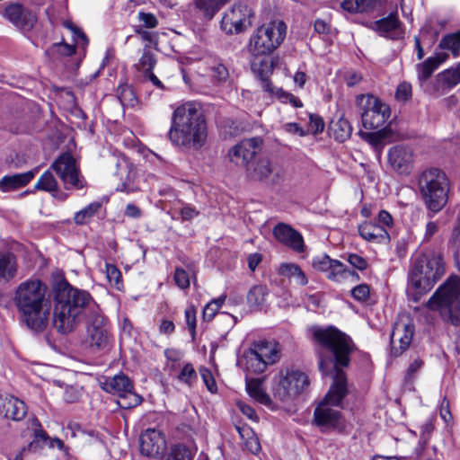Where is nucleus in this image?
Listing matches in <instances>:
<instances>
[{
	"instance_id": "f257e3e1",
	"label": "nucleus",
	"mask_w": 460,
	"mask_h": 460,
	"mask_svg": "<svg viewBox=\"0 0 460 460\" xmlns=\"http://www.w3.org/2000/svg\"><path fill=\"white\" fill-rule=\"evenodd\" d=\"M310 332L314 341L332 356L331 358H324L322 352L318 353L321 372L323 375H328L331 371L335 372L332 387L314 410V421L322 432H341L346 427L345 420L341 413L332 406L339 405L347 394L346 376L339 367L349 366L353 342L349 336L333 326H314Z\"/></svg>"
},
{
	"instance_id": "f03ea898",
	"label": "nucleus",
	"mask_w": 460,
	"mask_h": 460,
	"mask_svg": "<svg viewBox=\"0 0 460 460\" xmlns=\"http://www.w3.org/2000/svg\"><path fill=\"white\" fill-rule=\"evenodd\" d=\"M98 308L89 292L74 288L66 281L54 288L53 323L60 333L73 332L84 317L97 313Z\"/></svg>"
},
{
	"instance_id": "7ed1b4c3",
	"label": "nucleus",
	"mask_w": 460,
	"mask_h": 460,
	"mask_svg": "<svg viewBox=\"0 0 460 460\" xmlns=\"http://www.w3.org/2000/svg\"><path fill=\"white\" fill-rule=\"evenodd\" d=\"M207 135L206 119L198 104L188 102L174 109L167 133L173 146L199 149Z\"/></svg>"
},
{
	"instance_id": "20e7f679",
	"label": "nucleus",
	"mask_w": 460,
	"mask_h": 460,
	"mask_svg": "<svg viewBox=\"0 0 460 460\" xmlns=\"http://www.w3.org/2000/svg\"><path fill=\"white\" fill-rule=\"evenodd\" d=\"M46 294V285L38 279L22 282L15 290L14 304L26 325L36 332L42 331L48 323L49 306Z\"/></svg>"
},
{
	"instance_id": "39448f33",
	"label": "nucleus",
	"mask_w": 460,
	"mask_h": 460,
	"mask_svg": "<svg viewBox=\"0 0 460 460\" xmlns=\"http://www.w3.org/2000/svg\"><path fill=\"white\" fill-rule=\"evenodd\" d=\"M420 197L432 217L440 212L448 202L450 181L444 171L436 167L422 170L416 175Z\"/></svg>"
},
{
	"instance_id": "423d86ee",
	"label": "nucleus",
	"mask_w": 460,
	"mask_h": 460,
	"mask_svg": "<svg viewBox=\"0 0 460 460\" xmlns=\"http://www.w3.org/2000/svg\"><path fill=\"white\" fill-rule=\"evenodd\" d=\"M445 261L440 254L430 252L418 256L411 264L409 281L420 296L429 291L445 274Z\"/></svg>"
},
{
	"instance_id": "0eeeda50",
	"label": "nucleus",
	"mask_w": 460,
	"mask_h": 460,
	"mask_svg": "<svg viewBox=\"0 0 460 460\" xmlns=\"http://www.w3.org/2000/svg\"><path fill=\"white\" fill-rule=\"evenodd\" d=\"M426 305L430 310L438 311L444 321L460 326V277L450 276Z\"/></svg>"
},
{
	"instance_id": "6e6552de",
	"label": "nucleus",
	"mask_w": 460,
	"mask_h": 460,
	"mask_svg": "<svg viewBox=\"0 0 460 460\" xmlns=\"http://www.w3.org/2000/svg\"><path fill=\"white\" fill-rule=\"evenodd\" d=\"M287 25L283 21L276 20L257 28L252 34L248 51L254 58L268 57L284 41Z\"/></svg>"
},
{
	"instance_id": "1a4fd4ad",
	"label": "nucleus",
	"mask_w": 460,
	"mask_h": 460,
	"mask_svg": "<svg viewBox=\"0 0 460 460\" xmlns=\"http://www.w3.org/2000/svg\"><path fill=\"white\" fill-rule=\"evenodd\" d=\"M360 109L362 125L366 129L385 128L390 118V107L373 94H361L357 97Z\"/></svg>"
},
{
	"instance_id": "9d476101",
	"label": "nucleus",
	"mask_w": 460,
	"mask_h": 460,
	"mask_svg": "<svg viewBox=\"0 0 460 460\" xmlns=\"http://www.w3.org/2000/svg\"><path fill=\"white\" fill-rule=\"evenodd\" d=\"M101 388L119 397L118 404L122 409H131L139 405L142 398L134 391L131 380L123 373L107 377L101 382Z\"/></svg>"
},
{
	"instance_id": "9b49d317",
	"label": "nucleus",
	"mask_w": 460,
	"mask_h": 460,
	"mask_svg": "<svg viewBox=\"0 0 460 460\" xmlns=\"http://www.w3.org/2000/svg\"><path fill=\"white\" fill-rule=\"evenodd\" d=\"M50 169L60 178L66 190H81L86 186L85 179L81 174L75 159L69 153L60 155L53 162Z\"/></svg>"
},
{
	"instance_id": "f8f14e48",
	"label": "nucleus",
	"mask_w": 460,
	"mask_h": 460,
	"mask_svg": "<svg viewBox=\"0 0 460 460\" xmlns=\"http://www.w3.org/2000/svg\"><path fill=\"white\" fill-rule=\"evenodd\" d=\"M308 385L309 379L305 373L290 370L279 376L274 387V394L279 400L286 401L302 393Z\"/></svg>"
},
{
	"instance_id": "ddd939ff",
	"label": "nucleus",
	"mask_w": 460,
	"mask_h": 460,
	"mask_svg": "<svg viewBox=\"0 0 460 460\" xmlns=\"http://www.w3.org/2000/svg\"><path fill=\"white\" fill-rule=\"evenodd\" d=\"M253 13L245 4H234L226 12L221 20V29L228 34H237L252 25L251 18Z\"/></svg>"
},
{
	"instance_id": "4468645a",
	"label": "nucleus",
	"mask_w": 460,
	"mask_h": 460,
	"mask_svg": "<svg viewBox=\"0 0 460 460\" xmlns=\"http://www.w3.org/2000/svg\"><path fill=\"white\" fill-rule=\"evenodd\" d=\"M414 334V325L407 314L401 315L394 324L391 333V352L394 357L402 354L410 346Z\"/></svg>"
},
{
	"instance_id": "2eb2a0df",
	"label": "nucleus",
	"mask_w": 460,
	"mask_h": 460,
	"mask_svg": "<svg viewBox=\"0 0 460 460\" xmlns=\"http://www.w3.org/2000/svg\"><path fill=\"white\" fill-rule=\"evenodd\" d=\"M388 164L397 174L410 175L414 168L413 149L406 145H395L387 153Z\"/></svg>"
},
{
	"instance_id": "dca6fc26",
	"label": "nucleus",
	"mask_w": 460,
	"mask_h": 460,
	"mask_svg": "<svg viewBox=\"0 0 460 460\" xmlns=\"http://www.w3.org/2000/svg\"><path fill=\"white\" fill-rule=\"evenodd\" d=\"M261 146L262 139L261 137L243 139L229 150L230 161L247 169L252 164V159L261 151Z\"/></svg>"
},
{
	"instance_id": "f3484780",
	"label": "nucleus",
	"mask_w": 460,
	"mask_h": 460,
	"mask_svg": "<svg viewBox=\"0 0 460 460\" xmlns=\"http://www.w3.org/2000/svg\"><path fill=\"white\" fill-rule=\"evenodd\" d=\"M250 178L256 181H269L277 183L284 177V171L279 164L269 158H261L252 164L247 169Z\"/></svg>"
},
{
	"instance_id": "a211bd4d",
	"label": "nucleus",
	"mask_w": 460,
	"mask_h": 460,
	"mask_svg": "<svg viewBox=\"0 0 460 460\" xmlns=\"http://www.w3.org/2000/svg\"><path fill=\"white\" fill-rule=\"evenodd\" d=\"M139 447L142 455L156 458L164 454L166 448V441L160 431L148 429L141 434Z\"/></svg>"
},
{
	"instance_id": "6ab92c4d",
	"label": "nucleus",
	"mask_w": 460,
	"mask_h": 460,
	"mask_svg": "<svg viewBox=\"0 0 460 460\" xmlns=\"http://www.w3.org/2000/svg\"><path fill=\"white\" fill-rule=\"evenodd\" d=\"M25 402L11 394H0V415L4 419L13 421H21L27 414Z\"/></svg>"
},
{
	"instance_id": "aec40b11",
	"label": "nucleus",
	"mask_w": 460,
	"mask_h": 460,
	"mask_svg": "<svg viewBox=\"0 0 460 460\" xmlns=\"http://www.w3.org/2000/svg\"><path fill=\"white\" fill-rule=\"evenodd\" d=\"M372 29L380 36L393 40L402 39L404 36L403 24L394 13L376 21Z\"/></svg>"
},
{
	"instance_id": "412c9836",
	"label": "nucleus",
	"mask_w": 460,
	"mask_h": 460,
	"mask_svg": "<svg viewBox=\"0 0 460 460\" xmlns=\"http://www.w3.org/2000/svg\"><path fill=\"white\" fill-rule=\"evenodd\" d=\"M103 323L104 317L100 314V308L97 309V313H93L88 316L87 334L91 347L101 348L106 344L107 332Z\"/></svg>"
},
{
	"instance_id": "4be33fe9",
	"label": "nucleus",
	"mask_w": 460,
	"mask_h": 460,
	"mask_svg": "<svg viewBox=\"0 0 460 460\" xmlns=\"http://www.w3.org/2000/svg\"><path fill=\"white\" fill-rule=\"evenodd\" d=\"M274 237L296 252H304L303 236L290 226L279 223L273 228Z\"/></svg>"
},
{
	"instance_id": "5701e85b",
	"label": "nucleus",
	"mask_w": 460,
	"mask_h": 460,
	"mask_svg": "<svg viewBox=\"0 0 460 460\" xmlns=\"http://www.w3.org/2000/svg\"><path fill=\"white\" fill-rule=\"evenodd\" d=\"M4 17L20 28H31L36 22L35 15L19 4L7 5L4 9Z\"/></svg>"
},
{
	"instance_id": "b1692460",
	"label": "nucleus",
	"mask_w": 460,
	"mask_h": 460,
	"mask_svg": "<svg viewBox=\"0 0 460 460\" xmlns=\"http://www.w3.org/2000/svg\"><path fill=\"white\" fill-rule=\"evenodd\" d=\"M257 64L252 63V68L254 72H258V75L261 80V88L271 95H276L279 99L283 102H289L295 107H302V102L291 93H285L282 89L275 88L271 82L268 79L267 75L264 74V70L257 69Z\"/></svg>"
},
{
	"instance_id": "393cba45",
	"label": "nucleus",
	"mask_w": 460,
	"mask_h": 460,
	"mask_svg": "<svg viewBox=\"0 0 460 460\" xmlns=\"http://www.w3.org/2000/svg\"><path fill=\"white\" fill-rule=\"evenodd\" d=\"M37 172L38 169L35 168L22 173L5 175L0 179V190L2 192L15 191L31 182Z\"/></svg>"
},
{
	"instance_id": "a878e982",
	"label": "nucleus",
	"mask_w": 460,
	"mask_h": 460,
	"mask_svg": "<svg viewBox=\"0 0 460 460\" xmlns=\"http://www.w3.org/2000/svg\"><path fill=\"white\" fill-rule=\"evenodd\" d=\"M359 235L366 241L381 243L389 241V234L384 226L372 222H364L358 226Z\"/></svg>"
},
{
	"instance_id": "bb28decb",
	"label": "nucleus",
	"mask_w": 460,
	"mask_h": 460,
	"mask_svg": "<svg viewBox=\"0 0 460 460\" xmlns=\"http://www.w3.org/2000/svg\"><path fill=\"white\" fill-rule=\"evenodd\" d=\"M116 167V174L121 181V184L117 187V190L132 192L134 188L130 186V182L135 176L133 165L126 157H120L117 159Z\"/></svg>"
},
{
	"instance_id": "cd10ccee",
	"label": "nucleus",
	"mask_w": 460,
	"mask_h": 460,
	"mask_svg": "<svg viewBox=\"0 0 460 460\" xmlns=\"http://www.w3.org/2000/svg\"><path fill=\"white\" fill-rule=\"evenodd\" d=\"M238 362L247 372V375L261 374L268 367V364L258 356V353L252 347L243 352Z\"/></svg>"
},
{
	"instance_id": "c85d7f7f",
	"label": "nucleus",
	"mask_w": 460,
	"mask_h": 460,
	"mask_svg": "<svg viewBox=\"0 0 460 460\" xmlns=\"http://www.w3.org/2000/svg\"><path fill=\"white\" fill-rule=\"evenodd\" d=\"M267 364L272 365L280 358V346L274 341H261L251 346Z\"/></svg>"
},
{
	"instance_id": "c756f323",
	"label": "nucleus",
	"mask_w": 460,
	"mask_h": 460,
	"mask_svg": "<svg viewBox=\"0 0 460 460\" xmlns=\"http://www.w3.org/2000/svg\"><path fill=\"white\" fill-rule=\"evenodd\" d=\"M447 57L448 56L446 53H438L433 57L428 58L424 62L417 65L419 79L420 81L428 80L439 65L447 60Z\"/></svg>"
},
{
	"instance_id": "7c9ffc66",
	"label": "nucleus",
	"mask_w": 460,
	"mask_h": 460,
	"mask_svg": "<svg viewBox=\"0 0 460 460\" xmlns=\"http://www.w3.org/2000/svg\"><path fill=\"white\" fill-rule=\"evenodd\" d=\"M17 273V261L13 254L0 252V282H8Z\"/></svg>"
},
{
	"instance_id": "2f4dec72",
	"label": "nucleus",
	"mask_w": 460,
	"mask_h": 460,
	"mask_svg": "<svg viewBox=\"0 0 460 460\" xmlns=\"http://www.w3.org/2000/svg\"><path fill=\"white\" fill-rule=\"evenodd\" d=\"M380 5V0H344L341 7L349 13H367Z\"/></svg>"
},
{
	"instance_id": "473e14b6",
	"label": "nucleus",
	"mask_w": 460,
	"mask_h": 460,
	"mask_svg": "<svg viewBox=\"0 0 460 460\" xmlns=\"http://www.w3.org/2000/svg\"><path fill=\"white\" fill-rule=\"evenodd\" d=\"M279 274L289 279H294L296 283L305 286L308 279L302 269L295 263H281L279 268Z\"/></svg>"
},
{
	"instance_id": "72a5a7b5",
	"label": "nucleus",
	"mask_w": 460,
	"mask_h": 460,
	"mask_svg": "<svg viewBox=\"0 0 460 460\" xmlns=\"http://www.w3.org/2000/svg\"><path fill=\"white\" fill-rule=\"evenodd\" d=\"M223 0H194V7L207 19H212L224 5Z\"/></svg>"
},
{
	"instance_id": "f704fd0d",
	"label": "nucleus",
	"mask_w": 460,
	"mask_h": 460,
	"mask_svg": "<svg viewBox=\"0 0 460 460\" xmlns=\"http://www.w3.org/2000/svg\"><path fill=\"white\" fill-rule=\"evenodd\" d=\"M246 390L249 395L257 400L259 402L266 404L270 402V397L263 391L260 379L246 377Z\"/></svg>"
},
{
	"instance_id": "c9c22d12",
	"label": "nucleus",
	"mask_w": 460,
	"mask_h": 460,
	"mask_svg": "<svg viewBox=\"0 0 460 460\" xmlns=\"http://www.w3.org/2000/svg\"><path fill=\"white\" fill-rule=\"evenodd\" d=\"M195 450L183 444H177L171 447L164 460H192Z\"/></svg>"
},
{
	"instance_id": "e433bc0d",
	"label": "nucleus",
	"mask_w": 460,
	"mask_h": 460,
	"mask_svg": "<svg viewBox=\"0 0 460 460\" xmlns=\"http://www.w3.org/2000/svg\"><path fill=\"white\" fill-rule=\"evenodd\" d=\"M438 47L441 49L451 51L454 57H458L460 55V31L444 36Z\"/></svg>"
},
{
	"instance_id": "4c0bfd02",
	"label": "nucleus",
	"mask_w": 460,
	"mask_h": 460,
	"mask_svg": "<svg viewBox=\"0 0 460 460\" xmlns=\"http://www.w3.org/2000/svg\"><path fill=\"white\" fill-rule=\"evenodd\" d=\"M331 129L334 138L339 142H344L350 137L352 132L349 122L344 119H341L333 123Z\"/></svg>"
},
{
	"instance_id": "58836bf2",
	"label": "nucleus",
	"mask_w": 460,
	"mask_h": 460,
	"mask_svg": "<svg viewBox=\"0 0 460 460\" xmlns=\"http://www.w3.org/2000/svg\"><path fill=\"white\" fill-rule=\"evenodd\" d=\"M48 440L49 435L45 430H43L41 425L38 423V428H36L33 432L32 441L24 447V449H27V454L30 452L36 453L42 448L43 445H46Z\"/></svg>"
},
{
	"instance_id": "ea45409f",
	"label": "nucleus",
	"mask_w": 460,
	"mask_h": 460,
	"mask_svg": "<svg viewBox=\"0 0 460 460\" xmlns=\"http://www.w3.org/2000/svg\"><path fill=\"white\" fill-rule=\"evenodd\" d=\"M34 188L48 192H56L58 190V184L53 173L48 170L40 177Z\"/></svg>"
},
{
	"instance_id": "a19ab883",
	"label": "nucleus",
	"mask_w": 460,
	"mask_h": 460,
	"mask_svg": "<svg viewBox=\"0 0 460 460\" xmlns=\"http://www.w3.org/2000/svg\"><path fill=\"white\" fill-rule=\"evenodd\" d=\"M439 79L447 88H452L460 83V63L439 74Z\"/></svg>"
},
{
	"instance_id": "79ce46f5",
	"label": "nucleus",
	"mask_w": 460,
	"mask_h": 460,
	"mask_svg": "<svg viewBox=\"0 0 460 460\" xmlns=\"http://www.w3.org/2000/svg\"><path fill=\"white\" fill-rule=\"evenodd\" d=\"M156 65V58L155 54L149 49H144L142 56L140 57L136 67L138 71L146 74L153 71Z\"/></svg>"
},
{
	"instance_id": "37998d69",
	"label": "nucleus",
	"mask_w": 460,
	"mask_h": 460,
	"mask_svg": "<svg viewBox=\"0 0 460 460\" xmlns=\"http://www.w3.org/2000/svg\"><path fill=\"white\" fill-rule=\"evenodd\" d=\"M100 208V202H93L89 204L87 207L75 213L74 217L75 223L76 225L86 224L95 215Z\"/></svg>"
},
{
	"instance_id": "c03bdc74",
	"label": "nucleus",
	"mask_w": 460,
	"mask_h": 460,
	"mask_svg": "<svg viewBox=\"0 0 460 460\" xmlns=\"http://www.w3.org/2000/svg\"><path fill=\"white\" fill-rule=\"evenodd\" d=\"M211 76L218 84L226 83L229 79V70L222 60H215L210 66Z\"/></svg>"
},
{
	"instance_id": "a18cd8bd",
	"label": "nucleus",
	"mask_w": 460,
	"mask_h": 460,
	"mask_svg": "<svg viewBox=\"0 0 460 460\" xmlns=\"http://www.w3.org/2000/svg\"><path fill=\"white\" fill-rule=\"evenodd\" d=\"M345 274H347V267L341 261L334 260L326 278L332 281L341 283L345 281Z\"/></svg>"
},
{
	"instance_id": "49530a36",
	"label": "nucleus",
	"mask_w": 460,
	"mask_h": 460,
	"mask_svg": "<svg viewBox=\"0 0 460 460\" xmlns=\"http://www.w3.org/2000/svg\"><path fill=\"white\" fill-rule=\"evenodd\" d=\"M266 288L262 286L252 287L247 294V301L251 306H259L265 302Z\"/></svg>"
},
{
	"instance_id": "de8ad7c7",
	"label": "nucleus",
	"mask_w": 460,
	"mask_h": 460,
	"mask_svg": "<svg viewBox=\"0 0 460 460\" xmlns=\"http://www.w3.org/2000/svg\"><path fill=\"white\" fill-rule=\"evenodd\" d=\"M105 273L109 283L119 290L122 286L120 270L115 265L106 263Z\"/></svg>"
},
{
	"instance_id": "09e8293b",
	"label": "nucleus",
	"mask_w": 460,
	"mask_h": 460,
	"mask_svg": "<svg viewBox=\"0 0 460 460\" xmlns=\"http://www.w3.org/2000/svg\"><path fill=\"white\" fill-rule=\"evenodd\" d=\"M385 128L376 129V132H367L362 133V137L372 145L376 149H381L383 147V140L386 137V134L384 131Z\"/></svg>"
},
{
	"instance_id": "8fccbe9b",
	"label": "nucleus",
	"mask_w": 460,
	"mask_h": 460,
	"mask_svg": "<svg viewBox=\"0 0 460 460\" xmlns=\"http://www.w3.org/2000/svg\"><path fill=\"white\" fill-rule=\"evenodd\" d=\"M334 260L327 254H321L313 258L312 266L314 270L323 272L327 275Z\"/></svg>"
},
{
	"instance_id": "3c124183",
	"label": "nucleus",
	"mask_w": 460,
	"mask_h": 460,
	"mask_svg": "<svg viewBox=\"0 0 460 460\" xmlns=\"http://www.w3.org/2000/svg\"><path fill=\"white\" fill-rule=\"evenodd\" d=\"M178 379L187 385H191L197 379V374L193 366L190 363L185 364L178 375Z\"/></svg>"
},
{
	"instance_id": "603ef678",
	"label": "nucleus",
	"mask_w": 460,
	"mask_h": 460,
	"mask_svg": "<svg viewBox=\"0 0 460 460\" xmlns=\"http://www.w3.org/2000/svg\"><path fill=\"white\" fill-rule=\"evenodd\" d=\"M350 293L355 300L364 302L369 297L370 288L367 284H359L354 287Z\"/></svg>"
},
{
	"instance_id": "864d4df0",
	"label": "nucleus",
	"mask_w": 460,
	"mask_h": 460,
	"mask_svg": "<svg viewBox=\"0 0 460 460\" xmlns=\"http://www.w3.org/2000/svg\"><path fill=\"white\" fill-rule=\"evenodd\" d=\"M173 279L177 287L181 289H186L190 287L189 274L181 268H176Z\"/></svg>"
},
{
	"instance_id": "5fc2aeb1",
	"label": "nucleus",
	"mask_w": 460,
	"mask_h": 460,
	"mask_svg": "<svg viewBox=\"0 0 460 460\" xmlns=\"http://www.w3.org/2000/svg\"><path fill=\"white\" fill-rule=\"evenodd\" d=\"M184 314L187 326L191 333L192 338H194L196 333V310L194 306L187 307Z\"/></svg>"
},
{
	"instance_id": "6e6d98bb",
	"label": "nucleus",
	"mask_w": 460,
	"mask_h": 460,
	"mask_svg": "<svg viewBox=\"0 0 460 460\" xmlns=\"http://www.w3.org/2000/svg\"><path fill=\"white\" fill-rule=\"evenodd\" d=\"M347 261L352 267L358 270H365L368 266L367 260L357 253H349L347 257Z\"/></svg>"
},
{
	"instance_id": "4d7b16f0",
	"label": "nucleus",
	"mask_w": 460,
	"mask_h": 460,
	"mask_svg": "<svg viewBox=\"0 0 460 460\" xmlns=\"http://www.w3.org/2000/svg\"><path fill=\"white\" fill-rule=\"evenodd\" d=\"M248 436L245 441L246 448L252 454H257L261 451V443L259 438L253 434L252 430H246Z\"/></svg>"
},
{
	"instance_id": "13d9d810",
	"label": "nucleus",
	"mask_w": 460,
	"mask_h": 460,
	"mask_svg": "<svg viewBox=\"0 0 460 460\" xmlns=\"http://www.w3.org/2000/svg\"><path fill=\"white\" fill-rule=\"evenodd\" d=\"M64 25H65V27H66L73 32L74 40L77 43L82 41L84 45L87 44L88 40H87L86 35L79 28H77L75 25H74L71 22H68V21H66L64 22Z\"/></svg>"
},
{
	"instance_id": "bf43d9fd",
	"label": "nucleus",
	"mask_w": 460,
	"mask_h": 460,
	"mask_svg": "<svg viewBox=\"0 0 460 460\" xmlns=\"http://www.w3.org/2000/svg\"><path fill=\"white\" fill-rule=\"evenodd\" d=\"M309 126L314 134H318L323 131L324 122L320 116L310 115Z\"/></svg>"
},
{
	"instance_id": "052dcab7",
	"label": "nucleus",
	"mask_w": 460,
	"mask_h": 460,
	"mask_svg": "<svg viewBox=\"0 0 460 460\" xmlns=\"http://www.w3.org/2000/svg\"><path fill=\"white\" fill-rule=\"evenodd\" d=\"M119 99L122 105L133 104L136 100L133 91L128 87L122 88L119 93Z\"/></svg>"
},
{
	"instance_id": "680f3d73",
	"label": "nucleus",
	"mask_w": 460,
	"mask_h": 460,
	"mask_svg": "<svg viewBox=\"0 0 460 460\" xmlns=\"http://www.w3.org/2000/svg\"><path fill=\"white\" fill-rule=\"evenodd\" d=\"M411 95V86L410 84H400L396 90V98L399 100L406 101Z\"/></svg>"
},
{
	"instance_id": "e2e57ef3",
	"label": "nucleus",
	"mask_w": 460,
	"mask_h": 460,
	"mask_svg": "<svg viewBox=\"0 0 460 460\" xmlns=\"http://www.w3.org/2000/svg\"><path fill=\"white\" fill-rule=\"evenodd\" d=\"M179 213L183 220H190L199 215V211L190 205H184L179 209Z\"/></svg>"
},
{
	"instance_id": "0e129e2a",
	"label": "nucleus",
	"mask_w": 460,
	"mask_h": 460,
	"mask_svg": "<svg viewBox=\"0 0 460 460\" xmlns=\"http://www.w3.org/2000/svg\"><path fill=\"white\" fill-rule=\"evenodd\" d=\"M138 17L146 28H155L158 23L156 17L149 13L140 12Z\"/></svg>"
},
{
	"instance_id": "69168bd1",
	"label": "nucleus",
	"mask_w": 460,
	"mask_h": 460,
	"mask_svg": "<svg viewBox=\"0 0 460 460\" xmlns=\"http://www.w3.org/2000/svg\"><path fill=\"white\" fill-rule=\"evenodd\" d=\"M218 305L217 303H212L211 301L206 305L203 309V318L206 321H210L214 318L218 311Z\"/></svg>"
},
{
	"instance_id": "338daca9",
	"label": "nucleus",
	"mask_w": 460,
	"mask_h": 460,
	"mask_svg": "<svg viewBox=\"0 0 460 460\" xmlns=\"http://www.w3.org/2000/svg\"><path fill=\"white\" fill-rule=\"evenodd\" d=\"M201 376H202L204 383L206 384L208 389L211 393L216 392V390H217L216 382H215L210 371H208V369L201 370Z\"/></svg>"
},
{
	"instance_id": "774afa93",
	"label": "nucleus",
	"mask_w": 460,
	"mask_h": 460,
	"mask_svg": "<svg viewBox=\"0 0 460 460\" xmlns=\"http://www.w3.org/2000/svg\"><path fill=\"white\" fill-rule=\"evenodd\" d=\"M53 47L59 54L64 56H72L75 53V47L66 43L55 44Z\"/></svg>"
}]
</instances>
